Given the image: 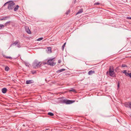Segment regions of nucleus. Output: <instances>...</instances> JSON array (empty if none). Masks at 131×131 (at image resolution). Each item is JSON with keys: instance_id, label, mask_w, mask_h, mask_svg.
Listing matches in <instances>:
<instances>
[{"instance_id": "de8ad7c7", "label": "nucleus", "mask_w": 131, "mask_h": 131, "mask_svg": "<svg viewBox=\"0 0 131 131\" xmlns=\"http://www.w3.org/2000/svg\"><path fill=\"white\" fill-rule=\"evenodd\" d=\"M52 129H51L50 130H50H49V131H47V130H46V131H52Z\"/></svg>"}, {"instance_id": "6ab92c4d", "label": "nucleus", "mask_w": 131, "mask_h": 131, "mask_svg": "<svg viewBox=\"0 0 131 131\" xmlns=\"http://www.w3.org/2000/svg\"><path fill=\"white\" fill-rule=\"evenodd\" d=\"M9 70V68L8 66H6L5 67V71H8Z\"/></svg>"}, {"instance_id": "c756f323", "label": "nucleus", "mask_w": 131, "mask_h": 131, "mask_svg": "<svg viewBox=\"0 0 131 131\" xmlns=\"http://www.w3.org/2000/svg\"><path fill=\"white\" fill-rule=\"evenodd\" d=\"M9 2H10L9 1L7 2L6 3H5L4 4V5L3 6H5L7 4H8V3H9Z\"/></svg>"}, {"instance_id": "cd10ccee", "label": "nucleus", "mask_w": 131, "mask_h": 131, "mask_svg": "<svg viewBox=\"0 0 131 131\" xmlns=\"http://www.w3.org/2000/svg\"><path fill=\"white\" fill-rule=\"evenodd\" d=\"M70 10H69L67 11L66 14L67 15L68 14H69V13H70Z\"/></svg>"}, {"instance_id": "8fccbe9b", "label": "nucleus", "mask_w": 131, "mask_h": 131, "mask_svg": "<svg viewBox=\"0 0 131 131\" xmlns=\"http://www.w3.org/2000/svg\"><path fill=\"white\" fill-rule=\"evenodd\" d=\"M130 117H131V114L130 116Z\"/></svg>"}, {"instance_id": "7ed1b4c3", "label": "nucleus", "mask_w": 131, "mask_h": 131, "mask_svg": "<svg viewBox=\"0 0 131 131\" xmlns=\"http://www.w3.org/2000/svg\"><path fill=\"white\" fill-rule=\"evenodd\" d=\"M9 3L8 4L7 8L9 10H12L14 8V6L15 5V3L12 1H9Z\"/></svg>"}, {"instance_id": "2f4dec72", "label": "nucleus", "mask_w": 131, "mask_h": 131, "mask_svg": "<svg viewBox=\"0 0 131 131\" xmlns=\"http://www.w3.org/2000/svg\"><path fill=\"white\" fill-rule=\"evenodd\" d=\"M17 45V46L18 48H20L21 47V46L20 45V43H18V44Z\"/></svg>"}, {"instance_id": "b1692460", "label": "nucleus", "mask_w": 131, "mask_h": 131, "mask_svg": "<svg viewBox=\"0 0 131 131\" xmlns=\"http://www.w3.org/2000/svg\"><path fill=\"white\" fill-rule=\"evenodd\" d=\"M10 22H11V21H9L7 22H6L5 24L4 25L5 26H6L7 25V24H9V23Z\"/></svg>"}, {"instance_id": "a211bd4d", "label": "nucleus", "mask_w": 131, "mask_h": 131, "mask_svg": "<svg viewBox=\"0 0 131 131\" xmlns=\"http://www.w3.org/2000/svg\"><path fill=\"white\" fill-rule=\"evenodd\" d=\"M72 91L75 93L76 92H77L76 90H75L73 88H71L70 90H69V92H70Z\"/></svg>"}, {"instance_id": "0eeeda50", "label": "nucleus", "mask_w": 131, "mask_h": 131, "mask_svg": "<svg viewBox=\"0 0 131 131\" xmlns=\"http://www.w3.org/2000/svg\"><path fill=\"white\" fill-rule=\"evenodd\" d=\"M26 31V32L28 34H31V32L29 29L28 27L26 26L25 27Z\"/></svg>"}, {"instance_id": "49530a36", "label": "nucleus", "mask_w": 131, "mask_h": 131, "mask_svg": "<svg viewBox=\"0 0 131 131\" xmlns=\"http://www.w3.org/2000/svg\"><path fill=\"white\" fill-rule=\"evenodd\" d=\"M130 104H131V105H130V107L129 108H130L131 109V102L130 103Z\"/></svg>"}, {"instance_id": "423d86ee", "label": "nucleus", "mask_w": 131, "mask_h": 131, "mask_svg": "<svg viewBox=\"0 0 131 131\" xmlns=\"http://www.w3.org/2000/svg\"><path fill=\"white\" fill-rule=\"evenodd\" d=\"M119 30L121 33L125 34L127 32V31L128 30L124 28L121 27L119 28Z\"/></svg>"}, {"instance_id": "20e7f679", "label": "nucleus", "mask_w": 131, "mask_h": 131, "mask_svg": "<svg viewBox=\"0 0 131 131\" xmlns=\"http://www.w3.org/2000/svg\"><path fill=\"white\" fill-rule=\"evenodd\" d=\"M55 58H54L48 59L47 62V64L50 65L51 66H53L55 65L56 63L53 62V60Z\"/></svg>"}, {"instance_id": "9d476101", "label": "nucleus", "mask_w": 131, "mask_h": 131, "mask_svg": "<svg viewBox=\"0 0 131 131\" xmlns=\"http://www.w3.org/2000/svg\"><path fill=\"white\" fill-rule=\"evenodd\" d=\"M34 81L32 80H27L26 81V84H29L34 83Z\"/></svg>"}, {"instance_id": "f3484780", "label": "nucleus", "mask_w": 131, "mask_h": 131, "mask_svg": "<svg viewBox=\"0 0 131 131\" xmlns=\"http://www.w3.org/2000/svg\"><path fill=\"white\" fill-rule=\"evenodd\" d=\"M66 73H64L62 75V77L63 78H64L65 77H68V74H66Z\"/></svg>"}, {"instance_id": "e433bc0d", "label": "nucleus", "mask_w": 131, "mask_h": 131, "mask_svg": "<svg viewBox=\"0 0 131 131\" xmlns=\"http://www.w3.org/2000/svg\"><path fill=\"white\" fill-rule=\"evenodd\" d=\"M126 19H131V17H126Z\"/></svg>"}, {"instance_id": "c9c22d12", "label": "nucleus", "mask_w": 131, "mask_h": 131, "mask_svg": "<svg viewBox=\"0 0 131 131\" xmlns=\"http://www.w3.org/2000/svg\"><path fill=\"white\" fill-rule=\"evenodd\" d=\"M129 74V73H128L127 72H126L125 73V74L127 76H128V74Z\"/></svg>"}, {"instance_id": "a18cd8bd", "label": "nucleus", "mask_w": 131, "mask_h": 131, "mask_svg": "<svg viewBox=\"0 0 131 131\" xmlns=\"http://www.w3.org/2000/svg\"><path fill=\"white\" fill-rule=\"evenodd\" d=\"M119 67H117L116 69H117V70H118V69H119Z\"/></svg>"}, {"instance_id": "c03bdc74", "label": "nucleus", "mask_w": 131, "mask_h": 131, "mask_svg": "<svg viewBox=\"0 0 131 131\" xmlns=\"http://www.w3.org/2000/svg\"><path fill=\"white\" fill-rule=\"evenodd\" d=\"M115 71L116 72H118V70L117 69H115Z\"/></svg>"}, {"instance_id": "ddd939ff", "label": "nucleus", "mask_w": 131, "mask_h": 131, "mask_svg": "<svg viewBox=\"0 0 131 131\" xmlns=\"http://www.w3.org/2000/svg\"><path fill=\"white\" fill-rule=\"evenodd\" d=\"M83 12V9L81 8L80 9L78 12L76 14V15H77L78 14H79L80 13H82Z\"/></svg>"}, {"instance_id": "09e8293b", "label": "nucleus", "mask_w": 131, "mask_h": 131, "mask_svg": "<svg viewBox=\"0 0 131 131\" xmlns=\"http://www.w3.org/2000/svg\"><path fill=\"white\" fill-rule=\"evenodd\" d=\"M23 126H25V125L24 124V125H23Z\"/></svg>"}, {"instance_id": "ea45409f", "label": "nucleus", "mask_w": 131, "mask_h": 131, "mask_svg": "<svg viewBox=\"0 0 131 131\" xmlns=\"http://www.w3.org/2000/svg\"><path fill=\"white\" fill-rule=\"evenodd\" d=\"M76 0H75L73 2V4H75L76 3Z\"/></svg>"}, {"instance_id": "7c9ffc66", "label": "nucleus", "mask_w": 131, "mask_h": 131, "mask_svg": "<svg viewBox=\"0 0 131 131\" xmlns=\"http://www.w3.org/2000/svg\"><path fill=\"white\" fill-rule=\"evenodd\" d=\"M100 4V3L99 2H97L96 3H94V5H99Z\"/></svg>"}, {"instance_id": "412c9836", "label": "nucleus", "mask_w": 131, "mask_h": 131, "mask_svg": "<svg viewBox=\"0 0 131 131\" xmlns=\"http://www.w3.org/2000/svg\"><path fill=\"white\" fill-rule=\"evenodd\" d=\"M3 57H5V58H6V59H12V58L10 57V56H3Z\"/></svg>"}, {"instance_id": "72a5a7b5", "label": "nucleus", "mask_w": 131, "mask_h": 131, "mask_svg": "<svg viewBox=\"0 0 131 131\" xmlns=\"http://www.w3.org/2000/svg\"><path fill=\"white\" fill-rule=\"evenodd\" d=\"M128 77H129L130 78H131V72L129 73Z\"/></svg>"}, {"instance_id": "4c0bfd02", "label": "nucleus", "mask_w": 131, "mask_h": 131, "mask_svg": "<svg viewBox=\"0 0 131 131\" xmlns=\"http://www.w3.org/2000/svg\"><path fill=\"white\" fill-rule=\"evenodd\" d=\"M44 65H45L46 64H47V62H44L42 63Z\"/></svg>"}, {"instance_id": "6e6552de", "label": "nucleus", "mask_w": 131, "mask_h": 131, "mask_svg": "<svg viewBox=\"0 0 131 131\" xmlns=\"http://www.w3.org/2000/svg\"><path fill=\"white\" fill-rule=\"evenodd\" d=\"M131 102H125L124 103L125 106L126 107L129 108L130 107V103Z\"/></svg>"}, {"instance_id": "aec40b11", "label": "nucleus", "mask_w": 131, "mask_h": 131, "mask_svg": "<svg viewBox=\"0 0 131 131\" xmlns=\"http://www.w3.org/2000/svg\"><path fill=\"white\" fill-rule=\"evenodd\" d=\"M48 115L51 116H53L54 115L53 113L51 112L48 113Z\"/></svg>"}, {"instance_id": "39448f33", "label": "nucleus", "mask_w": 131, "mask_h": 131, "mask_svg": "<svg viewBox=\"0 0 131 131\" xmlns=\"http://www.w3.org/2000/svg\"><path fill=\"white\" fill-rule=\"evenodd\" d=\"M74 100H69L64 99L61 101L62 103H64L66 104H72L75 102Z\"/></svg>"}, {"instance_id": "58836bf2", "label": "nucleus", "mask_w": 131, "mask_h": 131, "mask_svg": "<svg viewBox=\"0 0 131 131\" xmlns=\"http://www.w3.org/2000/svg\"><path fill=\"white\" fill-rule=\"evenodd\" d=\"M61 61L60 60H58V63H61Z\"/></svg>"}, {"instance_id": "f257e3e1", "label": "nucleus", "mask_w": 131, "mask_h": 131, "mask_svg": "<svg viewBox=\"0 0 131 131\" xmlns=\"http://www.w3.org/2000/svg\"><path fill=\"white\" fill-rule=\"evenodd\" d=\"M41 62H39L37 60H34L32 64V66L34 68L37 69L41 67L42 63L40 64Z\"/></svg>"}, {"instance_id": "393cba45", "label": "nucleus", "mask_w": 131, "mask_h": 131, "mask_svg": "<svg viewBox=\"0 0 131 131\" xmlns=\"http://www.w3.org/2000/svg\"><path fill=\"white\" fill-rule=\"evenodd\" d=\"M47 48L48 50V51H49L50 52H51V48L50 47H48Z\"/></svg>"}, {"instance_id": "f8f14e48", "label": "nucleus", "mask_w": 131, "mask_h": 131, "mask_svg": "<svg viewBox=\"0 0 131 131\" xmlns=\"http://www.w3.org/2000/svg\"><path fill=\"white\" fill-rule=\"evenodd\" d=\"M95 72L94 71H92V70H90L88 72V74L89 75H91L93 73H94Z\"/></svg>"}, {"instance_id": "4be33fe9", "label": "nucleus", "mask_w": 131, "mask_h": 131, "mask_svg": "<svg viewBox=\"0 0 131 131\" xmlns=\"http://www.w3.org/2000/svg\"><path fill=\"white\" fill-rule=\"evenodd\" d=\"M4 26L2 24H0V29L3 28H4Z\"/></svg>"}, {"instance_id": "c85d7f7f", "label": "nucleus", "mask_w": 131, "mask_h": 131, "mask_svg": "<svg viewBox=\"0 0 131 131\" xmlns=\"http://www.w3.org/2000/svg\"><path fill=\"white\" fill-rule=\"evenodd\" d=\"M119 85H120V82L119 81H118V84L117 85V86L118 88L119 87Z\"/></svg>"}, {"instance_id": "2eb2a0df", "label": "nucleus", "mask_w": 131, "mask_h": 131, "mask_svg": "<svg viewBox=\"0 0 131 131\" xmlns=\"http://www.w3.org/2000/svg\"><path fill=\"white\" fill-rule=\"evenodd\" d=\"M66 70V69H62L60 70H58L57 71V73H59V72H62L63 71H64Z\"/></svg>"}, {"instance_id": "f704fd0d", "label": "nucleus", "mask_w": 131, "mask_h": 131, "mask_svg": "<svg viewBox=\"0 0 131 131\" xmlns=\"http://www.w3.org/2000/svg\"><path fill=\"white\" fill-rule=\"evenodd\" d=\"M36 71H32L31 72L32 74H33L36 73Z\"/></svg>"}, {"instance_id": "37998d69", "label": "nucleus", "mask_w": 131, "mask_h": 131, "mask_svg": "<svg viewBox=\"0 0 131 131\" xmlns=\"http://www.w3.org/2000/svg\"><path fill=\"white\" fill-rule=\"evenodd\" d=\"M25 64H26V66H28V63H25Z\"/></svg>"}, {"instance_id": "a878e982", "label": "nucleus", "mask_w": 131, "mask_h": 131, "mask_svg": "<svg viewBox=\"0 0 131 131\" xmlns=\"http://www.w3.org/2000/svg\"><path fill=\"white\" fill-rule=\"evenodd\" d=\"M121 67L122 68H124L126 67H127V65H125V64H122L121 66Z\"/></svg>"}, {"instance_id": "dca6fc26", "label": "nucleus", "mask_w": 131, "mask_h": 131, "mask_svg": "<svg viewBox=\"0 0 131 131\" xmlns=\"http://www.w3.org/2000/svg\"><path fill=\"white\" fill-rule=\"evenodd\" d=\"M18 42L19 41L18 40H16L14 43L12 44V45H11V46H12L14 45H16L17 44H18Z\"/></svg>"}, {"instance_id": "9b49d317", "label": "nucleus", "mask_w": 131, "mask_h": 131, "mask_svg": "<svg viewBox=\"0 0 131 131\" xmlns=\"http://www.w3.org/2000/svg\"><path fill=\"white\" fill-rule=\"evenodd\" d=\"M7 89L5 88H3L2 90V92L3 93H6L7 92Z\"/></svg>"}, {"instance_id": "5701e85b", "label": "nucleus", "mask_w": 131, "mask_h": 131, "mask_svg": "<svg viewBox=\"0 0 131 131\" xmlns=\"http://www.w3.org/2000/svg\"><path fill=\"white\" fill-rule=\"evenodd\" d=\"M66 42L64 43V44H63V46L62 47V50H63L64 49V47L65 45L66 44Z\"/></svg>"}, {"instance_id": "a19ab883", "label": "nucleus", "mask_w": 131, "mask_h": 131, "mask_svg": "<svg viewBox=\"0 0 131 131\" xmlns=\"http://www.w3.org/2000/svg\"><path fill=\"white\" fill-rule=\"evenodd\" d=\"M108 73L109 74V71H107L106 72V74L107 75Z\"/></svg>"}, {"instance_id": "4468645a", "label": "nucleus", "mask_w": 131, "mask_h": 131, "mask_svg": "<svg viewBox=\"0 0 131 131\" xmlns=\"http://www.w3.org/2000/svg\"><path fill=\"white\" fill-rule=\"evenodd\" d=\"M19 6L18 5L16 6V7L14 8V11H17L18 10Z\"/></svg>"}, {"instance_id": "1a4fd4ad", "label": "nucleus", "mask_w": 131, "mask_h": 131, "mask_svg": "<svg viewBox=\"0 0 131 131\" xmlns=\"http://www.w3.org/2000/svg\"><path fill=\"white\" fill-rule=\"evenodd\" d=\"M10 16H5V17H2L0 18V20H5L7 19L10 18Z\"/></svg>"}, {"instance_id": "f03ea898", "label": "nucleus", "mask_w": 131, "mask_h": 131, "mask_svg": "<svg viewBox=\"0 0 131 131\" xmlns=\"http://www.w3.org/2000/svg\"><path fill=\"white\" fill-rule=\"evenodd\" d=\"M109 71V75L113 77H116V75L114 72V70L113 69V66H110Z\"/></svg>"}, {"instance_id": "473e14b6", "label": "nucleus", "mask_w": 131, "mask_h": 131, "mask_svg": "<svg viewBox=\"0 0 131 131\" xmlns=\"http://www.w3.org/2000/svg\"><path fill=\"white\" fill-rule=\"evenodd\" d=\"M126 71H127L126 70H123L122 71V72L123 73H124L125 74V73L126 72Z\"/></svg>"}, {"instance_id": "bb28decb", "label": "nucleus", "mask_w": 131, "mask_h": 131, "mask_svg": "<svg viewBox=\"0 0 131 131\" xmlns=\"http://www.w3.org/2000/svg\"><path fill=\"white\" fill-rule=\"evenodd\" d=\"M43 39V37H40V38H38L37 39V40L38 41H40L42 40Z\"/></svg>"}, {"instance_id": "79ce46f5", "label": "nucleus", "mask_w": 131, "mask_h": 131, "mask_svg": "<svg viewBox=\"0 0 131 131\" xmlns=\"http://www.w3.org/2000/svg\"><path fill=\"white\" fill-rule=\"evenodd\" d=\"M45 130H49L50 131V130L49 129V128H48H48L45 129Z\"/></svg>"}]
</instances>
